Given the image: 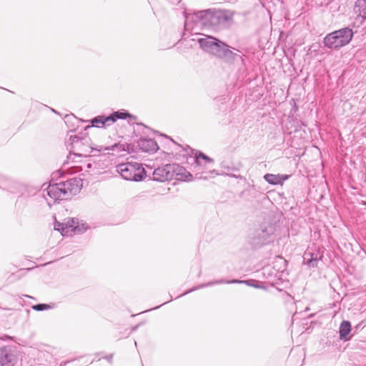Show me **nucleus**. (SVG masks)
<instances>
[{
    "label": "nucleus",
    "instance_id": "1",
    "mask_svg": "<svg viewBox=\"0 0 366 366\" xmlns=\"http://www.w3.org/2000/svg\"><path fill=\"white\" fill-rule=\"evenodd\" d=\"M82 186V179L75 177L58 183L49 184L46 187V194L49 199H46L49 204L59 200L69 199L80 192Z\"/></svg>",
    "mask_w": 366,
    "mask_h": 366
},
{
    "label": "nucleus",
    "instance_id": "2",
    "mask_svg": "<svg viewBox=\"0 0 366 366\" xmlns=\"http://www.w3.org/2000/svg\"><path fill=\"white\" fill-rule=\"evenodd\" d=\"M69 144L71 146V151L69 159H70L71 157V152L72 154L75 156L87 157L89 156L92 151L94 149V148L92 147L91 139L86 134L70 135ZM95 150H98L99 152L107 150L117 152L125 151L126 145L121 144H114L112 145L110 147H100L99 149H95Z\"/></svg>",
    "mask_w": 366,
    "mask_h": 366
},
{
    "label": "nucleus",
    "instance_id": "3",
    "mask_svg": "<svg viewBox=\"0 0 366 366\" xmlns=\"http://www.w3.org/2000/svg\"><path fill=\"white\" fill-rule=\"evenodd\" d=\"M192 18L197 26L216 29L225 26L232 19V15L225 10H208L198 11Z\"/></svg>",
    "mask_w": 366,
    "mask_h": 366
},
{
    "label": "nucleus",
    "instance_id": "4",
    "mask_svg": "<svg viewBox=\"0 0 366 366\" xmlns=\"http://www.w3.org/2000/svg\"><path fill=\"white\" fill-rule=\"evenodd\" d=\"M198 42L203 50L217 57L227 59H235V58L238 56L241 59L240 56L234 54L229 50L227 45L211 36L200 38L198 39Z\"/></svg>",
    "mask_w": 366,
    "mask_h": 366
},
{
    "label": "nucleus",
    "instance_id": "5",
    "mask_svg": "<svg viewBox=\"0 0 366 366\" xmlns=\"http://www.w3.org/2000/svg\"><path fill=\"white\" fill-rule=\"evenodd\" d=\"M353 35L352 29L344 27L327 34L323 39V44L328 49L339 50L351 41Z\"/></svg>",
    "mask_w": 366,
    "mask_h": 366
},
{
    "label": "nucleus",
    "instance_id": "6",
    "mask_svg": "<svg viewBox=\"0 0 366 366\" xmlns=\"http://www.w3.org/2000/svg\"><path fill=\"white\" fill-rule=\"evenodd\" d=\"M116 171L127 181L140 182L146 176V171L142 165L137 162L122 163L116 167Z\"/></svg>",
    "mask_w": 366,
    "mask_h": 366
},
{
    "label": "nucleus",
    "instance_id": "7",
    "mask_svg": "<svg viewBox=\"0 0 366 366\" xmlns=\"http://www.w3.org/2000/svg\"><path fill=\"white\" fill-rule=\"evenodd\" d=\"M182 169L176 164H168L158 167L153 172V179L157 182L169 181L178 175Z\"/></svg>",
    "mask_w": 366,
    "mask_h": 366
},
{
    "label": "nucleus",
    "instance_id": "8",
    "mask_svg": "<svg viewBox=\"0 0 366 366\" xmlns=\"http://www.w3.org/2000/svg\"><path fill=\"white\" fill-rule=\"evenodd\" d=\"M18 361L15 348L12 346L0 347V366H14Z\"/></svg>",
    "mask_w": 366,
    "mask_h": 366
},
{
    "label": "nucleus",
    "instance_id": "9",
    "mask_svg": "<svg viewBox=\"0 0 366 366\" xmlns=\"http://www.w3.org/2000/svg\"><path fill=\"white\" fill-rule=\"evenodd\" d=\"M273 234L272 226L262 227L256 230L253 237V243L256 245H262L270 242L271 235Z\"/></svg>",
    "mask_w": 366,
    "mask_h": 366
},
{
    "label": "nucleus",
    "instance_id": "10",
    "mask_svg": "<svg viewBox=\"0 0 366 366\" xmlns=\"http://www.w3.org/2000/svg\"><path fill=\"white\" fill-rule=\"evenodd\" d=\"M78 222L74 219H69L65 222H59L56 221L54 224L55 230H57L61 233L62 235H71L75 232L77 229Z\"/></svg>",
    "mask_w": 366,
    "mask_h": 366
},
{
    "label": "nucleus",
    "instance_id": "11",
    "mask_svg": "<svg viewBox=\"0 0 366 366\" xmlns=\"http://www.w3.org/2000/svg\"><path fill=\"white\" fill-rule=\"evenodd\" d=\"M322 257V254L319 250L312 252L307 249L303 255V262L310 267H315Z\"/></svg>",
    "mask_w": 366,
    "mask_h": 366
},
{
    "label": "nucleus",
    "instance_id": "12",
    "mask_svg": "<svg viewBox=\"0 0 366 366\" xmlns=\"http://www.w3.org/2000/svg\"><path fill=\"white\" fill-rule=\"evenodd\" d=\"M196 171L202 172L209 168V165L214 163V160L202 152L196 154L195 157Z\"/></svg>",
    "mask_w": 366,
    "mask_h": 366
},
{
    "label": "nucleus",
    "instance_id": "13",
    "mask_svg": "<svg viewBox=\"0 0 366 366\" xmlns=\"http://www.w3.org/2000/svg\"><path fill=\"white\" fill-rule=\"evenodd\" d=\"M138 146L145 152H154L159 149L157 143L153 139L141 138L138 142Z\"/></svg>",
    "mask_w": 366,
    "mask_h": 366
},
{
    "label": "nucleus",
    "instance_id": "14",
    "mask_svg": "<svg viewBox=\"0 0 366 366\" xmlns=\"http://www.w3.org/2000/svg\"><path fill=\"white\" fill-rule=\"evenodd\" d=\"M112 118L109 117V116L108 117H106L104 115L97 116V117H95L91 120V126H87L86 128H89L91 127H98V128H104V127L111 125L110 121H112Z\"/></svg>",
    "mask_w": 366,
    "mask_h": 366
},
{
    "label": "nucleus",
    "instance_id": "15",
    "mask_svg": "<svg viewBox=\"0 0 366 366\" xmlns=\"http://www.w3.org/2000/svg\"><path fill=\"white\" fill-rule=\"evenodd\" d=\"M244 282H247V281L238 280H220L209 282H208L207 284L201 285H199V286H198V287H197L195 288L191 289V290L185 292L184 293H183L181 296L187 295V294H188V293H189V292H191L192 291H194L197 289H199V288H202V287H208V286H212V285H217V284H224V283H226V284H241V283H244Z\"/></svg>",
    "mask_w": 366,
    "mask_h": 366
},
{
    "label": "nucleus",
    "instance_id": "16",
    "mask_svg": "<svg viewBox=\"0 0 366 366\" xmlns=\"http://www.w3.org/2000/svg\"><path fill=\"white\" fill-rule=\"evenodd\" d=\"M288 178V176L280 175V174H266L264 176V179L269 184L276 185V184H282L283 182Z\"/></svg>",
    "mask_w": 366,
    "mask_h": 366
},
{
    "label": "nucleus",
    "instance_id": "17",
    "mask_svg": "<svg viewBox=\"0 0 366 366\" xmlns=\"http://www.w3.org/2000/svg\"><path fill=\"white\" fill-rule=\"evenodd\" d=\"M351 331V324L349 321H343L340 326V337L345 341L349 340L351 338L350 333Z\"/></svg>",
    "mask_w": 366,
    "mask_h": 366
},
{
    "label": "nucleus",
    "instance_id": "18",
    "mask_svg": "<svg viewBox=\"0 0 366 366\" xmlns=\"http://www.w3.org/2000/svg\"><path fill=\"white\" fill-rule=\"evenodd\" d=\"M354 11L363 19H366V0H357Z\"/></svg>",
    "mask_w": 366,
    "mask_h": 366
},
{
    "label": "nucleus",
    "instance_id": "19",
    "mask_svg": "<svg viewBox=\"0 0 366 366\" xmlns=\"http://www.w3.org/2000/svg\"><path fill=\"white\" fill-rule=\"evenodd\" d=\"M129 117H131L129 113L122 112H114L109 116V117L112 118V120L110 121L111 124L115 122L117 119H125Z\"/></svg>",
    "mask_w": 366,
    "mask_h": 366
},
{
    "label": "nucleus",
    "instance_id": "20",
    "mask_svg": "<svg viewBox=\"0 0 366 366\" xmlns=\"http://www.w3.org/2000/svg\"><path fill=\"white\" fill-rule=\"evenodd\" d=\"M32 308L36 311H43L51 308V306L46 304H37L34 305Z\"/></svg>",
    "mask_w": 366,
    "mask_h": 366
},
{
    "label": "nucleus",
    "instance_id": "21",
    "mask_svg": "<svg viewBox=\"0 0 366 366\" xmlns=\"http://www.w3.org/2000/svg\"><path fill=\"white\" fill-rule=\"evenodd\" d=\"M92 167H96V164L92 163H83L82 165L80 166L81 170H84L85 172H89V169Z\"/></svg>",
    "mask_w": 366,
    "mask_h": 366
},
{
    "label": "nucleus",
    "instance_id": "22",
    "mask_svg": "<svg viewBox=\"0 0 366 366\" xmlns=\"http://www.w3.org/2000/svg\"><path fill=\"white\" fill-rule=\"evenodd\" d=\"M189 16H186V20H185V23H184V26L186 27V29H189Z\"/></svg>",
    "mask_w": 366,
    "mask_h": 366
},
{
    "label": "nucleus",
    "instance_id": "23",
    "mask_svg": "<svg viewBox=\"0 0 366 366\" xmlns=\"http://www.w3.org/2000/svg\"><path fill=\"white\" fill-rule=\"evenodd\" d=\"M69 361H64V362H62L61 364H60V366H65L67 363H69Z\"/></svg>",
    "mask_w": 366,
    "mask_h": 366
},
{
    "label": "nucleus",
    "instance_id": "24",
    "mask_svg": "<svg viewBox=\"0 0 366 366\" xmlns=\"http://www.w3.org/2000/svg\"><path fill=\"white\" fill-rule=\"evenodd\" d=\"M229 176L232 177H234V178H239L240 177L239 175H236V174H229Z\"/></svg>",
    "mask_w": 366,
    "mask_h": 366
},
{
    "label": "nucleus",
    "instance_id": "25",
    "mask_svg": "<svg viewBox=\"0 0 366 366\" xmlns=\"http://www.w3.org/2000/svg\"><path fill=\"white\" fill-rule=\"evenodd\" d=\"M112 358V355H110L109 357H107V359L109 360V361H111Z\"/></svg>",
    "mask_w": 366,
    "mask_h": 366
}]
</instances>
